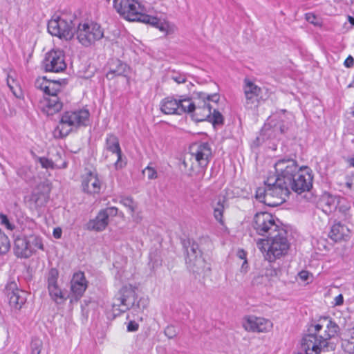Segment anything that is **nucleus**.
Listing matches in <instances>:
<instances>
[{
	"instance_id": "nucleus-1",
	"label": "nucleus",
	"mask_w": 354,
	"mask_h": 354,
	"mask_svg": "<svg viewBox=\"0 0 354 354\" xmlns=\"http://www.w3.org/2000/svg\"><path fill=\"white\" fill-rule=\"evenodd\" d=\"M326 326L317 324L311 326L310 333L305 335L301 341V349L306 354H320L328 346V340L337 333V325L330 320H324Z\"/></svg>"
},
{
	"instance_id": "nucleus-2",
	"label": "nucleus",
	"mask_w": 354,
	"mask_h": 354,
	"mask_svg": "<svg viewBox=\"0 0 354 354\" xmlns=\"http://www.w3.org/2000/svg\"><path fill=\"white\" fill-rule=\"evenodd\" d=\"M65 80H48L45 77H38L35 86L44 93L43 98L39 101V108L48 115L59 112L62 108V102L57 94L60 92Z\"/></svg>"
},
{
	"instance_id": "nucleus-3",
	"label": "nucleus",
	"mask_w": 354,
	"mask_h": 354,
	"mask_svg": "<svg viewBox=\"0 0 354 354\" xmlns=\"http://www.w3.org/2000/svg\"><path fill=\"white\" fill-rule=\"evenodd\" d=\"M289 194L288 185L272 176L268 178L264 187L257 189L256 198L268 206L275 207L286 201Z\"/></svg>"
},
{
	"instance_id": "nucleus-4",
	"label": "nucleus",
	"mask_w": 354,
	"mask_h": 354,
	"mask_svg": "<svg viewBox=\"0 0 354 354\" xmlns=\"http://www.w3.org/2000/svg\"><path fill=\"white\" fill-rule=\"evenodd\" d=\"M212 156V148L207 142L195 143L190 147L183 165L192 172L191 175L202 178Z\"/></svg>"
},
{
	"instance_id": "nucleus-5",
	"label": "nucleus",
	"mask_w": 354,
	"mask_h": 354,
	"mask_svg": "<svg viewBox=\"0 0 354 354\" xmlns=\"http://www.w3.org/2000/svg\"><path fill=\"white\" fill-rule=\"evenodd\" d=\"M286 231L281 227L277 232L268 237V239H260L257 242V248L266 252L265 257L269 262L286 255L290 248L286 237Z\"/></svg>"
},
{
	"instance_id": "nucleus-6",
	"label": "nucleus",
	"mask_w": 354,
	"mask_h": 354,
	"mask_svg": "<svg viewBox=\"0 0 354 354\" xmlns=\"http://www.w3.org/2000/svg\"><path fill=\"white\" fill-rule=\"evenodd\" d=\"M114 8L128 21L152 24L157 22L156 17L145 14V8L138 0H120L118 3H115Z\"/></svg>"
},
{
	"instance_id": "nucleus-7",
	"label": "nucleus",
	"mask_w": 354,
	"mask_h": 354,
	"mask_svg": "<svg viewBox=\"0 0 354 354\" xmlns=\"http://www.w3.org/2000/svg\"><path fill=\"white\" fill-rule=\"evenodd\" d=\"M89 115L88 111L86 109L65 112L62 115L59 124L54 130V136L57 138L66 137L73 128L86 125Z\"/></svg>"
},
{
	"instance_id": "nucleus-8",
	"label": "nucleus",
	"mask_w": 354,
	"mask_h": 354,
	"mask_svg": "<svg viewBox=\"0 0 354 354\" xmlns=\"http://www.w3.org/2000/svg\"><path fill=\"white\" fill-rule=\"evenodd\" d=\"M137 300L136 288L131 285L122 286L112 299V310L115 315H120L135 306Z\"/></svg>"
},
{
	"instance_id": "nucleus-9",
	"label": "nucleus",
	"mask_w": 354,
	"mask_h": 354,
	"mask_svg": "<svg viewBox=\"0 0 354 354\" xmlns=\"http://www.w3.org/2000/svg\"><path fill=\"white\" fill-rule=\"evenodd\" d=\"M75 34L79 42L84 46L92 45L104 36L100 26L93 21L80 23L75 31H74V35Z\"/></svg>"
},
{
	"instance_id": "nucleus-10",
	"label": "nucleus",
	"mask_w": 354,
	"mask_h": 354,
	"mask_svg": "<svg viewBox=\"0 0 354 354\" xmlns=\"http://www.w3.org/2000/svg\"><path fill=\"white\" fill-rule=\"evenodd\" d=\"M201 99L193 100L189 98V102L193 104L190 107L185 108V113H191L192 118L196 122L207 120L211 116V106L209 100L216 101L218 97L216 95H209L205 93L200 95Z\"/></svg>"
},
{
	"instance_id": "nucleus-11",
	"label": "nucleus",
	"mask_w": 354,
	"mask_h": 354,
	"mask_svg": "<svg viewBox=\"0 0 354 354\" xmlns=\"http://www.w3.org/2000/svg\"><path fill=\"white\" fill-rule=\"evenodd\" d=\"M73 28L72 19L65 15H55L48 23V31L50 35L66 41L73 37Z\"/></svg>"
},
{
	"instance_id": "nucleus-12",
	"label": "nucleus",
	"mask_w": 354,
	"mask_h": 354,
	"mask_svg": "<svg viewBox=\"0 0 354 354\" xmlns=\"http://www.w3.org/2000/svg\"><path fill=\"white\" fill-rule=\"evenodd\" d=\"M279 221L268 212L257 213L253 218L252 227L261 236H270L281 228Z\"/></svg>"
},
{
	"instance_id": "nucleus-13",
	"label": "nucleus",
	"mask_w": 354,
	"mask_h": 354,
	"mask_svg": "<svg viewBox=\"0 0 354 354\" xmlns=\"http://www.w3.org/2000/svg\"><path fill=\"white\" fill-rule=\"evenodd\" d=\"M244 83L245 109H252L258 106L260 100H265L268 97V89L266 88H261L248 79L245 80Z\"/></svg>"
},
{
	"instance_id": "nucleus-14",
	"label": "nucleus",
	"mask_w": 354,
	"mask_h": 354,
	"mask_svg": "<svg viewBox=\"0 0 354 354\" xmlns=\"http://www.w3.org/2000/svg\"><path fill=\"white\" fill-rule=\"evenodd\" d=\"M313 186L311 170L307 167H301L294 176L290 182H288V187L294 192L301 194L309 191Z\"/></svg>"
},
{
	"instance_id": "nucleus-15",
	"label": "nucleus",
	"mask_w": 354,
	"mask_h": 354,
	"mask_svg": "<svg viewBox=\"0 0 354 354\" xmlns=\"http://www.w3.org/2000/svg\"><path fill=\"white\" fill-rule=\"evenodd\" d=\"M296 160L292 158L281 159L274 164L275 172L277 180L284 181L288 185V182L292 180L294 176L299 170Z\"/></svg>"
},
{
	"instance_id": "nucleus-16",
	"label": "nucleus",
	"mask_w": 354,
	"mask_h": 354,
	"mask_svg": "<svg viewBox=\"0 0 354 354\" xmlns=\"http://www.w3.org/2000/svg\"><path fill=\"white\" fill-rule=\"evenodd\" d=\"M46 71L59 73L66 68L64 53L60 50H52L46 54L43 61Z\"/></svg>"
},
{
	"instance_id": "nucleus-17",
	"label": "nucleus",
	"mask_w": 354,
	"mask_h": 354,
	"mask_svg": "<svg viewBox=\"0 0 354 354\" xmlns=\"http://www.w3.org/2000/svg\"><path fill=\"white\" fill-rule=\"evenodd\" d=\"M193 106L189 98L176 100L172 97H165L160 102V110L165 114L180 115L185 113V108Z\"/></svg>"
},
{
	"instance_id": "nucleus-18",
	"label": "nucleus",
	"mask_w": 354,
	"mask_h": 354,
	"mask_svg": "<svg viewBox=\"0 0 354 354\" xmlns=\"http://www.w3.org/2000/svg\"><path fill=\"white\" fill-rule=\"evenodd\" d=\"M5 293L10 306L15 309H21L26 301L27 292L19 289L17 283L14 281L7 283Z\"/></svg>"
},
{
	"instance_id": "nucleus-19",
	"label": "nucleus",
	"mask_w": 354,
	"mask_h": 354,
	"mask_svg": "<svg viewBox=\"0 0 354 354\" xmlns=\"http://www.w3.org/2000/svg\"><path fill=\"white\" fill-rule=\"evenodd\" d=\"M242 325L245 330L253 333H266L270 330L273 326L270 320L256 316L244 317Z\"/></svg>"
},
{
	"instance_id": "nucleus-20",
	"label": "nucleus",
	"mask_w": 354,
	"mask_h": 354,
	"mask_svg": "<svg viewBox=\"0 0 354 354\" xmlns=\"http://www.w3.org/2000/svg\"><path fill=\"white\" fill-rule=\"evenodd\" d=\"M186 263L193 272H199L204 270L205 262L201 256L198 244L195 243L191 244L190 249L187 250Z\"/></svg>"
},
{
	"instance_id": "nucleus-21",
	"label": "nucleus",
	"mask_w": 354,
	"mask_h": 354,
	"mask_svg": "<svg viewBox=\"0 0 354 354\" xmlns=\"http://www.w3.org/2000/svg\"><path fill=\"white\" fill-rule=\"evenodd\" d=\"M58 271L51 269L48 277V290L50 298L57 304H63L66 297L57 286Z\"/></svg>"
},
{
	"instance_id": "nucleus-22",
	"label": "nucleus",
	"mask_w": 354,
	"mask_h": 354,
	"mask_svg": "<svg viewBox=\"0 0 354 354\" xmlns=\"http://www.w3.org/2000/svg\"><path fill=\"white\" fill-rule=\"evenodd\" d=\"M87 288V281L82 272L73 274L71 281V295L75 299H79Z\"/></svg>"
},
{
	"instance_id": "nucleus-23",
	"label": "nucleus",
	"mask_w": 354,
	"mask_h": 354,
	"mask_svg": "<svg viewBox=\"0 0 354 354\" xmlns=\"http://www.w3.org/2000/svg\"><path fill=\"white\" fill-rule=\"evenodd\" d=\"M82 186L83 191L86 194H99L102 187V182L96 173L89 171L83 177Z\"/></svg>"
},
{
	"instance_id": "nucleus-24",
	"label": "nucleus",
	"mask_w": 354,
	"mask_h": 354,
	"mask_svg": "<svg viewBox=\"0 0 354 354\" xmlns=\"http://www.w3.org/2000/svg\"><path fill=\"white\" fill-rule=\"evenodd\" d=\"M14 252L18 257L28 258L34 252L30 240L26 236H18L14 242Z\"/></svg>"
},
{
	"instance_id": "nucleus-25",
	"label": "nucleus",
	"mask_w": 354,
	"mask_h": 354,
	"mask_svg": "<svg viewBox=\"0 0 354 354\" xmlns=\"http://www.w3.org/2000/svg\"><path fill=\"white\" fill-rule=\"evenodd\" d=\"M106 149L115 156V167L122 168L124 164L121 161L122 151L120 147L119 140L116 136L113 134L108 135L106 140Z\"/></svg>"
},
{
	"instance_id": "nucleus-26",
	"label": "nucleus",
	"mask_w": 354,
	"mask_h": 354,
	"mask_svg": "<svg viewBox=\"0 0 354 354\" xmlns=\"http://www.w3.org/2000/svg\"><path fill=\"white\" fill-rule=\"evenodd\" d=\"M129 71V67L119 59H112L109 62V71L106 73V77L113 79L115 76H127Z\"/></svg>"
},
{
	"instance_id": "nucleus-27",
	"label": "nucleus",
	"mask_w": 354,
	"mask_h": 354,
	"mask_svg": "<svg viewBox=\"0 0 354 354\" xmlns=\"http://www.w3.org/2000/svg\"><path fill=\"white\" fill-rule=\"evenodd\" d=\"M108 224L109 221L106 219V216L104 212L100 211L95 218L90 220L87 223L86 229L88 230L100 232L104 230Z\"/></svg>"
},
{
	"instance_id": "nucleus-28",
	"label": "nucleus",
	"mask_w": 354,
	"mask_h": 354,
	"mask_svg": "<svg viewBox=\"0 0 354 354\" xmlns=\"http://www.w3.org/2000/svg\"><path fill=\"white\" fill-rule=\"evenodd\" d=\"M349 235V229L341 223H335L331 227L329 237L335 241L345 239Z\"/></svg>"
},
{
	"instance_id": "nucleus-29",
	"label": "nucleus",
	"mask_w": 354,
	"mask_h": 354,
	"mask_svg": "<svg viewBox=\"0 0 354 354\" xmlns=\"http://www.w3.org/2000/svg\"><path fill=\"white\" fill-rule=\"evenodd\" d=\"M57 157L55 160L48 158L46 157L39 158V162L41 167L45 169H62L66 167V162L61 160V155L59 153H57Z\"/></svg>"
},
{
	"instance_id": "nucleus-30",
	"label": "nucleus",
	"mask_w": 354,
	"mask_h": 354,
	"mask_svg": "<svg viewBox=\"0 0 354 354\" xmlns=\"http://www.w3.org/2000/svg\"><path fill=\"white\" fill-rule=\"evenodd\" d=\"M276 274V271L270 264H268L252 280L254 284H262L270 280Z\"/></svg>"
},
{
	"instance_id": "nucleus-31",
	"label": "nucleus",
	"mask_w": 354,
	"mask_h": 354,
	"mask_svg": "<svg viewBox=\"0 0 354 354\" xmlns=\"http://www.w3.org/2000/svg\"><path fill=\"white\" fill-rule=\"evenodd\" d=\"M322 205L323 210L326 213L330 212L333 209H335L337 207L336 199L333 196H324L322 199Z\"/></svg>"
},
{
	"instance_id": "nucleus-32",
	"label": "nucleus",
	"mask_w": 354,
	"mask_h": 354,
	"mask_svg": "<svg viewBox=\"0 0 354 354\" xmlns=\"http://www.w3.org/2000/svg\"><path fill=\"white\" fill-rule=\"evenodd\" d=\"M149 24H151L153 26L156 27L159 29L160 31L165 33V35H169L174 32L173 27L167 21H160L157 18V22L155 24L152 23H148Z\"/></svg>"
},
{
	"instance_id": "nucleus-33",
	"label": "nucleus",
	"mask_w": 354,
	"mask_h": 354,
	"mask_svg": "<svg viewBox=\"0 0 354 354\" xmlns=\"http://www.w3.org/2000/svg\"><path fill=\"white\" fill-rule=\"evenodd\" d=\"M120 203L125 207L128 208L133 216L137 209V203L131 197H121Z\"/></svg>"
},
{
	"instance_id": "nucleus-34",
	"label": "nucleus",
	"mask_w": 354,
	"mask_h": 354,
	"mask_svg": "<svg viewBox=\"0 0 354 354\" xmlns=\"http://www.w3.org/2000/svg\"><path fill=\"white\" fill-rule=\"evenodd\" d=\"M223 212L224 205L221 201H218L214 209V216L221 225L224 224V221L223 219Z\"/></svg>"
},
{
	"instance_id": "nucleus-35",
	"label": "nucleus",
	"mask_w": 354,
	"mask_h": 354,
	"mask_svg": "<svg viewBox=\"0 0 354 354\" xmlns=\"http://www.w3.org/2000/svg\"><path fill=\"white\" fill-rule=\"evenodd\" d=\"M10 248V240L1 230H0V252L6 253Z\"/></svg>"
},
{
	"instance_id": "nucleus-36",
	"label": "nucleus",
	"mask_w": 354,
	"mask_h": 354,
	"mask_svg": "<svg viewBox=\"0 0 354 354\" xmlns=\"http://www.w3.org/2000/svg\"><path fill=\"white\" fill-rule=\"evenodd\" d=\"M43 342L39 338H33L30 344L31 354H40Z\"/></svg>"
},
{
	"instance_id": "nucleus-37",
	"label": "nucleus",
	"mask_w": 354,
	"mask_h": 354,
	"mask_svg": "<svg viewBox=\"0 0 354 354\" xmlns=\"http://www.w3.org/2000/svg\"><path fill=\"white\" fill-rule=\"evenodd\" d=\"M207 120L212 122L214 125L221 124L223 122V118L219 111L214 109L213 113L211 112V116Z\"/></svg>"
},
{
	"instance_id": "nucleus-38",
	"label": "nucleus",
	"mask_w": 354,
	"mask_h": 354,
	"mask_svg": "<svg viewBox=\"0 0 354 354\" xmlns=\"http://www.w3.org/2000/svg\"><path fill=\"white\" fill-rule=\"evenodd\" d=\"M142 174L149 180L156 179L158 176L156 170L149 165L143 169Z\"/></svg>"
},
{
	"instance_id": "nucleus-39",
	"label": "nucleus",
	"mask_w": 354,
	"mask_h": 354,
	"mask_svg": "<svg viewBox=\"0 0 354 354\" xmlns=\"http://www.w3.org/2000/svg\"><path fill=\"white\" fill-rule=\"evenodd\" d=\"M0 223L4 225L10 231L15 229V225L9 221L8 216L3 213H0Z\"/></svg>"
},
{
	"instance_id": "nucleus-40",
	"label": "nucleus",
	"mask_w": 354,
	"mask_h": 354,
	"mask_svg": "<svg viewBox=\"0 0 354 354\" xmlns=\"http://www.w3.org/2000/svg\"><path fill=\"white\" fill-rule=\"evenodd\" d=\"M165 335L169 339L175 337L177 335L176 328L173 326H168L164 330Z\"/></svg>"
},
{
	"instance_id": "nucleus-41",
	"label": "nucleus",
	"mask_w": 354,
	"mask_h": 354,
	"mask_svg": "<svg viewBox=\"0 0 354 354\" xmlns=\"http://www.w3.org/2000/svg\"><path fill=\"white\" fill-rule=\"evenodd\" d=\"M118 208L115 207H111L106 208L104 209L101 210L102 212H104V214L106 216V219L109 221V216H115L118 214Z\"/></svg>"
},
{
	"instance_id": "nucleus-42",
	"label": "nucleus",
	"mask_w": 354,
	"mask_h": 354,
	"mask_svg": "<svg viewBox=\"0 0 354 354\" xmlns=\"http://www.w3.org/2000/svg\"><path fill=\"white\" fill-rule=\"evenodd\" d=\"M342 347L346 353L350 354L354 353V342L344 341Z\"/></svg>"
},
{
	"instance_id": "nucleus-43",
	"label": "nucleus",
	"mask_w": 354,
	"mask_h": 354,
	"mask_svg": "<svg viewBox=\"0 0 354 354\" xmlns=\"http://www.w3.org/2000/svg\"><path fill=\"white\" fill-rule=\"evenodd\" d=\"M30 243L32 245V248H34V251L36 250V248L44 250V245L41 243V241L40 239L35 236L30 237Z\"/></svg>"
},
{
	"instance_id": "nucleus-44",
	"label": "nucleus",
	"mask_w": 354,
	"mask_h": 354,
	"mask_svg": "<svg viewBox=\"0 0 354 354\" xmlns=\"http://www.w3.org/2000/svg\"><path fill=\"white\" fill-rule=\"evenodd\" d=\"M298 277L302 281H307L313 278V274L307 270H301L298 273Z\"/></svg>"
},
{
	"instance_id": "nucleus-45",
	"label": "nucleus",
	"mask_w": 354,
	"mask_h": 354,
	"mask_svg": "<svg viewBox=\"0 0 354 354\" xmlns=\"http://www.w3.org/2000/svg\"><path fill=\"white\" fill-rule=\"evenodd\" d=\"M149 304L148 299L141 297L138 301H136L135 306L139 309H145L147 307Z\"/></svg>"
},
{
	"instance_id": "nucleus-46",
	"label": "nucleus",
	"mask_w": 354,
	"mask_h": 354,
	"mask_svg": "<svg viewBox=\"0 0 354 354\" xmlns=\"http://www.w3.org/2000/svg\"><path fill=\"white\" fill-rule=\"evenodd\" d=\"M171 79L178 84L185 83L187 80L186 76L184 74H174L171 76Z\"/></svg>"
},
{
	"instance_id": "nucleus-47",
	"label": "nucleus",
	"mask_w": 354,
	"mask_h": 354,
	"mask_svg": "<svg viewBox=\"0 0 354 354\" xmlns=\"http://www.w3.org/2000/svg\"><path fill=\"white\" fill-rule=\"evenodd\" d=\"M305 19H306L307 21L314 25L318 24L317 17L313 13H306L305 15Z\"/></svg>"
},
{
	"instance_id": "nucleus-48",
	"label": "nucleus",
	"mask_w": 354,
	"mask_h": 354,
	"mask_svg": "<svg viewBox=\"0 0 354 354\" xmlns=\"http://www.w3.org/2000/svg\"><path fill=\"white\" fill-rule=\"evenodd\" d=\"M139 325L134 321H130L127 325V331L135 332L138 330Z\"/></svg>"
},
{
	"instance_id": "nucleus-49",
	"label": "nucleus",
	"mask_w": 354,
	"mask_h": 354,
	"mask_svg": "<svg viewBox=\"0 0 354 354\" xmlns=\"http://www.w3.org/2000/svg\"><path fill=\"white\" fill-rule=\"evenodd\" d=\"M13 83H15L14 80L13 79L10 80V75H8V78H7V84H8V87L10 88V89L12 91L13 94L16 95V93L14 91V86L12 85Z\"/></svg>"
},
{
	"instance_id": "nucleus-50",
	"label": "nucleus",
	"mask_w": 354,
	"mask_h": 354,
	"mask_svg": "<svg viewBox=\"0 0 354 354\" xmlns=\"http://www.w3.org/2000/svg\"><path fill=\"white\" fill-rule=\"evenodd\" d=\"M354 63V59L352 56L349 55L344 61V66L347 68L353 66Z\"/></svg>"
},
{
	"instance_id": "nucleus-51",
	"label": "nucleus",
	"mask_w": 354,
	"mask_h": 354,
	"mask_svg": "<svg viewBox=\"0 0 354 354\" xmlns=\"http://www.w3.org/2000/svg\"><path fill=\"white\" fill-rule=\"evenodd\" d=\"M238 257L241 259H244V261L242 265V268H244L245 265L247 264V260L245 259V253L244 252L243 250H240L238 252Z\"/></svg>"
},
{
	"instance_id": "nucleus-52",
	"label": "nucleus",
	"mask_w": 354,
	"mask_h": 354,
	"mask_svg": "<svg viewBox=\"0 0 354 354\" xmlns=\"http://www.w3.org/2000/svg\"><path fill=\"white\" fill-rule=\"evenodd\" d=\"M344 302V298H343V296L342 295H337V297H335V304L336 306H340L343 304Z\"/></svg>"
},
{
	"instance_id": "nucleus-53",
	"label": "nucleus",
	"mask_w": 354,
	"mask_h": 354,
	"mask_svg": "<svg viewBox=\"0 0 354 354\" xmlns=\"http://www.w3.org/2000/svg\"><path fill=\"white\" fill-rule=\"evenodd\" d=\"M62 230L59 228H55L53 231V236L56 239H59L61 237Z\"/></svg>"
},
{
	"instance_id": "nucleus-54",
	"label": "nucleus",
	"mask_w": 354,
	"mask_h": 354,
	"mask_svg": "<svg viewBox=\"0 0 354 354\" xmlns=\"http://www.w3.org/2000/svg\"><path fill=\"white\" fill-rule=\"evenodd\" d=\"M348 20H349V22H350L352 25H353V26H354V17H349Z\"/></svg>"
},
{
	"instance_id": "nucleus-55",
	"label": "nucleus",
	"mask_w": 354,
	"mask_h": 354,
	"mask_svg": "<svg viewBox=\"0 0 354 354\" xmlns=\"http://www.w3.org/2000/svg\"><path fill=\"white\" fill-rule=\"evenodd\" d=\"M281 133H283V132H284V129H283V128H282V127H281Z\"/></svg>"
}]
</instances>
